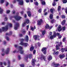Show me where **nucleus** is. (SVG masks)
<instances>
[{"label": "nucleus", "mask_w": 67, "mask_h": 67, "mask_svg": "<svg viewBox=\"0 0 67 67\" xmlns=\"http://www.w3.org/2000/svg\"><path fill=\"white\" fill-rule=\"evenodd\" d=\"M11 27L12 26V25L11 24H9L8 25H6L5 27H2V30L3 31H7L8 29V27Z\"/></svg>", "instance_id": "1"}, {"label": "nucleus", "mask_w": 67, "mask_h": 67, "mask_svg": "<svg viewBox=\"0 0 67 67\" xmlns=\"http://www.w3.org/2000/svg\"><path fill=\"white\" fill-rule=\"evenodd\" d=\"M14 18H15L16 20L17 21H19V20H20V19H21V17L19 16L18 15H17L16 16L14 17Z\"/></svg>", "instance_id": "2"}, {"label": "nucleus", "mask_w": 67, "mask_h": 67, "mask_svg": "<svg viewBox=\"0 0 67 67\" xmlns=\"http://www.w3.org/2000/svg\"><path fill=\"white\" fill-rule=\"evenodd\" d=\"M23 48L21 47H19V51H20V53L21 54H23L24 53V51L22 50Z\"/></svg>", "instance_id": "3"}, {"label": "nucleus", "mask_w": 67, "mask_h": 67, "mask_svg": "<svg viewBox=\"0 0 67 67\" xmlns=\"http://www.w3.org/2000/svg\"><path fill=\"white\" fill-rule=\"evenodd\" d=\"M40 37V36L39 35H34L33 36L34 38L35 39V40H36L37 39L38 41H40V39L38 38H39Z\"/></svg>", "instance_id": "4"}, {"label": "nucleus", "mask_w": 67, "mask_h": 67, "mask_svg": "<svg viewBox=\"0 0 67 67\" xmlns=\"http://www.w3.org/2000/svg\"><path fill=\"white\" fill-rule=\"evenodd\" d=\"M53 35H51L50 37V38L53 39L54 37H56V34H55V31H54L53 32Z\"/></svg>", "instance_id": "5"}, {"label": "nucleus", "mask_w": 67, "mask_h": 67, "mask_svg": "<svg viewBox=\"0 0 67 67\" xmlns=\"http://www.w3.org/2000/svg\"><path fill=\"white\" fill-rule=\"evenodd\" d=\"M18 26H19V23H16L14 27V29L15 30H17V29H18Z\"/></svg>", "instance_id": "6"}, {"label": "nucleus", "mask_w": 67, "mask_h": 67, "mask_svg": "<svg viewBox=\"0 0 67 67\" xmlns=\"http://www.w3.org/2000/svg\"><path fill=\"white\" fill-rule=\"evenodd\" d=\"M42 51L44 54H46V48H42Z\"/></svg>", "instance_id": "7"}, {"label": "nucleus", "mask_w": 67, "mask_h": 67, "mask_svg": "<svg viewBox=\"0 0 67 67\" xmlns=\"http://www.w3.org/2000/svg\"><path fill=\"white\" fill-rule=\"evenodd\" d=\"M10 51V48H7L5 50V53L6 54H8L9 53V52Z\"/></svg>", "instance_id": "8"}, {"label": "nucleus", "mask_w": 67, "mask_h": 67, "mask_svg": "<svg viewBox=\"0 0 67 67\" xmlns=\"http://www.w3.org/2000/svg\"><path fill=\"white\" fill-rule=\"evenodd\" d=\"M17 1L19 2V5H23V0H17Z\"/></svg>", "instance_id": "9"}, {"label": "nucleus", "mask_w": 67, "mask_h": 67, "mask_svg": "<svg viewBox=\"0 0 67 67\" xmlns=\"http://www.w3.org/2000/svg\"><path fill=\"white\" fill-rule=\"evenodd\" d=\"M53 55H55V54L57 55H58L59 53V52L58 51H57L56 52H56V51L54 49H53Z\"/></svg>", "instance_id": "10"}, {"label": "nucleus", "mask_w": 67, "mask_h": 67, "mask_svg": "<svg viewBox=\"0 0 67 67\" xmlns=\"http://www.w3.org/2000/svg\"><path fill=\"white\" fill-rule=\"evenodd\" d=\"M52 65L54 67H58V66H59L60 65L59 64H55V63L54 62L52 63Z\"/></svg>", "instance_id": "11"}, {"label": "nucleus", "mask_w": 67, "mask_h": 67, "mask_svg": "<svg viewBox=\"0 0 67 67\" xmlns=\"http://www.w3.org/2000/svg\"><path fill=\"white\" fill-rule=\"evenodd\" d=\"M42 22V20L41 19H40V20H39L38 21L37 24V25H40L41 24V23Z\"/></svg>", "instance_id": "12"}, {"label": "nucleus", "mask_w": 67, "mask_h": 67, "mask_svg": "<svg viewBox=\"0 0 67 67\" xmlns=\"http://www.w3.org/2000/svg\"><path fill=\"white\" fill-rule=\"evenodd\" d=\"M35 62H36V60L35 59H32L31 64L32 66L35 65Z\"/></svg>", "instance_id": "13"}, {"label": "nucleus", "mask_w": 67, "mask_h": 67, "mask_svg": "<svg viewBox=\"0 0 67 67\" xmlns=\"http://www.w3.org/2000/svg\"><path fill=\"white\" fill-rule=\"evenodd\" d=\"M62 50V52H64V51L65 52H67V46L66 47V48H65L64 49L62 48L61 49Z\"/></svg>", "instance_id": "14"}, {"label": "nucleus", "mask_w": 67, "mask_h": 67, "mask_svg": "<svg viewBox=\"0 0 67 67\" xmlns=\"http://www.w3.org/2000/svg\"><path fill=\"white\" fill-rule=\"evenodd\" d=\"M57 29L58 31H62V28L61 27V26L60 25H59Z\"/></svg>", "instance_id": "15"}, {"label": "nucleus", "mask_w": 67, "mask_h": 67, "mask_svg": "<svg viewBox=\"0 0 67 67\" xmlns=\"http://www.w3.org/2000/svg\"><path fill=\"white\" fill-rule=\"evenodd\" d=\"M65 57V55L64 54L62 55L60 54L59 55V57L61 59H62Z\"/></svg>", "instance_id": "16"}, {"label": "nucleus", "mask_w": 67, "mask_h": 67, "mask_svg": "<svg viewBox=\"0 0 67 67\" xmlns=\"http://www.w3.org/2000/svg\"><path fill=\"white\" fill-rule=\"evenodd\" d=\"M29 41V37L28 36L26 35L25 37V42H27Z\"/></svg>", "instance_id": "17"}, {"label": "nucleus", "mask_w": 67, "mask_h": 67, "mask_svg": "<svg viewBox=\"0 0 67 67\" xmlns=\"http://www.w3.org/2000/svg\"><path fill=\"white\" fill-rule=\"evenodd\" d=\"M59 46H60V45L59 44L57 45V46H56V50H58V49H60Z\"/></svg>", "instance_id": "18"}, {"label": "nucleus", "mask_w": 67, "mask_h": 67, "mask_svg": "<svg viewBox=\"0 0 67 67\" xmlns=\"http://www.w3.org/2000/svg\"><path fill=\"white\" fill-rule=\"evenodd\" d=\"M2 53H1V55L2 56H4V54L3 53H4V49H3L2 50Z\"/></svg>", "instance_id": "19"}, {"label": "nucleus", "mask_w": 67, "mask_h": 67, "mask_svg": "<svg viewBox=\"0 0 67 67\" xmlns=\"http://www.w3.org/2000/svg\"><path fill=\"white\" fill-rule=\"evenodd\" d=\"M48 59L49 60H51V59H52V56H51V55H49L48 56Z\"/></svg>", "instance_id": "20"}, {"label": "nucleus", "mask_w": 67, "mask_h": 67, "mask_svg": "<svg viewBox=\"0 0 67 67\" xmlns=\"http://www.w3.org/2000/svg\"><path fill=\"white\" fill-rule=\"evenodd\" d=\"M57 36H59L58 37L59 38H62V36L60 35V34L58 33H57Z\"/></svg>", "instance_id": "21"}, {"label": "nucleus", "mask_w": 67, "mask_h": 67, "mask_svg": "<svg viewBox=\"0 0 67 67\" xmlns=\"http://www.w3.org/2000/svg\"><path fill=\"white\" fill-rule=\"evenodd\" d=\"M27 13L28 14V16L30 17L31 16V12L30 11H28L27 12Z\"/></svg>", "instance_id": "22"}, {"label": "nucleus", "mask_w": 67, "mask_h": 67, "mask_svg": "<svg viewBox=\"0 0 67 67\" xmlns=\"http://www.w3.org/2000/svg\"><path fill=\"white\" fill-rule=\"evenodd\" d=\"M25 26V22H24L22 24L21 26L22 27H24Z\"/></svg>", "instance_id": "23"}, {"label": "nucleus", "mask_w": 67, "mask_h": 67, "mask_svg": "<svg viewBox=\"0 0 67 67\" xmlns=\"http://www.w3.org/2000/svg\"><path fill=\"white\" fill-rule=\"evenodd\" d=\"M66 22V20H64L63 21L61 22V24H62V25H63L65 24Z\"/></svg>", "instance_id": "24"}, {"label": "nucleus", "mask_w": 67, "mask_h": 67, "mask_svg": "<svg viewBox=\"0 0 67 67\" xmlns=\"http://www.w3.org/2000/svg\"><path fill=\"white\" fill-rule=\"evenodd\" d=\"M19 45H23V46H25V43L21 42L19 43Z\"/></svg>", "instance_id": "25"}, {"label": "nucleus", "mask_w": 67, "mask_h": 67, "mask_svg": "<svg viewBox=\"0 0 67 67\" xmlns=\"http://www.w3.org/2000/svg\"><path fill=\"white\" fill-rule=\"evenodd\" d=\"M36 0H34V3L35 5H38V2H36Z\"/></svg>", "instance_id": "26"}, {"label": "nucleus", "mask_w": 67, "mask_h": 67, "mask_svg": "<svg viewBox=\"0 0 67 67\" xmlns=\"http://www.w3.org/2000/svg\"><path fill=\"white\" fill-rule=\"evenodd\" d=\"M30 22V21H29V19H26V23H27V24L29 23Z\"/></svg>", "instance_id": "27"}, {"label": "nucleus", "mask_w": 67, "mask_h": 67, "mask_svg": "<svg viewBox=\"0 0 67 67\" xmlns=\"http://www.w3.org/2000/svg\"><path fill=\"white\" fill-rule=\"evenodd\" d=\"M36 29L35 26H34V28L33 27H31V30H32V31H34V29Z\"/></svg>", "instance_id": "28"}, {"label": "nucleus", "mask_w": 67, "mask_h": 67, "mask_svg": "<svg viewBox=\"0 0 67 67\" xmlns=\"http://www.w3.org/2000/svg\"><path fill=\"white\" fill-rule=\"evenodd\" d=\"M34 49V47L32 46L31 47V48H30V51H32Z\"/></svg>", "instance_id": "29"}, {"label": "nucleus", "mask_w": 67, "mask_h": 67, "mask_svg": "<svg viewBox=\"0 0 67 67\" xmlns=\"http://www.w3.org/2000/svg\"><path fill=\"white\" fill-rule=\"evenodd\" d=\"M45 28L46 29H49V26L47 24Z\"/></svg>", "instance_id": "30"}, {"label": "nucleus", "mask_w": 67, "mask_h": 67, "mask_svg": "<svg viewBox=\"0 0 67 67\" xmlns=\"http://www.w3.org/2000/svg\"><path fill=\"white\" fill-rule=\"evenodd\" d=\"M53 15L52 14H50L49 16V18L51 19H52L53 18Z\"/></svg>", "instance_id": "31"}, {"label": "nucleus", "mask_w": 67, "mask_h": 67, "mask_svg": "<svg viewBox=\"0 0 67 67\" xmlns=\"http://www.w3.org/2000/svg\"><path fill=\"white\" fill-rule=\"evenodd\" d=\"M3 9L1 8L0 7V14H2L3 13Z\"/></svg>", "instance_id": "32"}, {"label": "nucleus", "mask_w": 67, "mask_h": 67, "mask_svg": "<svg viewBox=\"0 0 67 67\" xmlns=\"http://www.w3.org/2000/svg\"><path fill=\"white\" fill-rule=\"evenodd\" d=\"M60 9H61V7L60 6H59L58 7V11H60Z\"/></svg>", "instance_id": "33"}, {"label": "nucleus", "mask_w": 67, "mask_h": 67, "mask_svg": "<svg viewBox=\"0 0 67 67\" xmlns=\"http://www.w3.org/2000/svg\"><path fill=\"white\" fill-rule=\"evenodd\" d=\"M42 58H43V59L44 60H46V57L45 56H44V55L42 56Z\"/></svg>", "instance_id": "34"}, {"label": "nucleus", "mask_w": 67, "mask_h": 67, "mask_svg": "<svg viewBox=\"0 0 67 67\" xmlns=\"http://www.w3.org/2000/svg\"><path fill=\"white\" fill-rule=\"evenodd\" d=\"M29 58V55H27L26 56V62H27V60Z\"/></svg>", "instance_id": "35"}, {"label": "nucleus", "mask_w": 67, "mask_h": 67, "mask_svg": "<svg viewBox=\"0 0 67 67\" xmlns=\"http://www.w3.org/2000/svg\"><path fill=\"white\" fill-rule=\"evenodd\" d=\"M54 9H50V11L51 13H54Z\"/></svg>", "instance_id": "36"}, {"label": "nucleus", "mask_w": 67, "mask_h": 67, "mask_svg": "<svg viewBox=\"0 0 67 67\" xmlns=\"http://www.w3.org/2000/svg\"><path fill=\"white\" fill-rule=\"evenodd\" d=\"M55 2V1H53V2L52 3V5H53V6H55V5H56V3Z\"/></svg>", "instance_id": "37"}, {"label": "nucleus", "mask_w": 67, "mask_h": 67, "mask_svg": "<svg viewBox=\"0 0 67 67\" xmlns=\"http://www.w3.org/2000/svg\"><path fill=\"white\" fill-rule=\"evenodd\" d=\"M41 4L42 5H45V2L44 1L42 2Z\"/></svg>", "instance_id": "38"}, {"label": "nucleus", "mask_w": 67, "mask_h": 67, "mask_svg": "<svg viewBox=\"0 0 67 67\" xmlns=\"http://www.w3.org/2000/svg\"><path fill=\"white\" fill-rule=\"evenodd\" d=\"M10 12V11L9 10H7L6 11V13L7 14H9Z\"/></svg>", "instance_id": "39"}, {"label": "nucleus", "mask_w": 67, "mask_h": 67, "mask_svg": "<svg viewBox=\"0 0 67 67\" xmlns=\"http://www.w3.org/2000/svg\"><path fill=\"white\" fill-rule=\"evenodd\" d=\"M33 56V54H29V58H32V57Z\"/></svg>", "instance_id": "40"}, {"label": "nucleus", "mask_w": 67, "mask_h": 67, "mask_svg": "<svg viewBox=\"0 0 67 67\" xmlns=\"http://www.w3.org/2000/svg\"><path fill=\"white\" fill-rule=\"evenodd\" d=\"M18 58L19 60H20L21 59V56L20 55H19L18 56Z\"/></svg>", "instance_id": "41"}, {"label": "nucleus", "mask_w": 67, "mask_h": 67, "mask_svg": "<svg viewBox=\"0 0 67 67\" xmlns=\"http://www.w3.org/2000/svg\"><path fill=\"white\" fill-rule=\"evenodd\" d=\"M67 2V0H63V2L64 3H66Z\"/></svg>", "instance_id": "42"}, {"label": "nucleus", "mask_w": 67, "mask_h": 67, "mask_svg": "<svg viewBox=\"0 0 67 67\" xmlns=\"http://www.w3.org/2000/svg\"><path fill=\"white\" fill-rule=\"evenodd\" d=\"M22 33L23 34H24L25 33V29H23V30Z\"/></svg>", "instance_id": "43"}, {"label": "nucleus", "mask_w": 67, "mask_h": 67, "mask_svg": "<svg viewBox=\"0 0 67 67\" xmlns=\"http://www.w3.org/2000/svg\"><path fill=\"white\" fill-rule=\"evenodd\" d=\"M45 32H46V31H45L44 30L42 32V34L43 35H44L45 34Z\"/></svg>", "instance_id": "44"}, {"label": "nucleus", "mask_w": 67, "mask_h": 67, "mask_svg": "<svg viewBox=\"0 0 67 67\" xmlns=\"http://www.w3.org/2000/svg\"><path fill=\"white\" fill-rule=\"evenodd\" d=\"M4 0H1L0 2L1 3H3L4 2Z\"/></svg>", "instance_id": "45"}, {"label": "nucleus", "mask_w": 67, "mask_h": 67, "mask_svg": "<svg viewBox=\"0 0 67 67\" xmlns=\"http://www.w3.org/2000/svg\"><path fill=\"white\" fill-rule=\"evenodd\" d=\"M3 64L4 66H6V65H7V63H6V62H4L3 63Z\"/></svg>", "instance_id": "46"}, {"label": "nucleus", "mask_w": 67, "mask_h": 67, "mask_svg": "<svg viewBox=\"0 0 67 67\" xmlns=\"http://www.w3.org/2000/svg\"><path fill=\"white\" fill-rule=\"evenodd\" d=\"M29 27V25H28L26 26V29L27 30H28Z\"/></svg>", "instance_id": "47"}, {"label": "nucleus", "mask_w": 67, "mask_h": 67, "mask_svg": "<svg viewBox=\"0 0 67 67\" xmlns=\"http://www.w3.org/2000/svg\"><path fill=\"white\" fill-rule=\"evenodd\" d=\"M62 29L63 31H65L66 30V27H62Z\"/></svg>", "instance_id": "48"}, {"label": "nucleus", "mask_w": 67, "mask_h": 67, "mask_svg": "<svg viewBox=\"0 0 67 67\" xmlns=\"http://www.w3.org/2000/svg\"><path fill=\"white\" fill-rule=\"evenodd\" d=\"M61 18L62 19H65V16L64 15H62L61 16Z\"/></svg>", "instance_id": "49"}, {"label": "nucleus", "mask_w": 67, "mask_h": 67, "mask_svg": "<svg viewBox=\"0 0 67 67\" xmlns=\"http://www.w3.org/2000/svg\"><path fill=\"white\" fill-rule=\"evenodd\" d=\"M55 21V20L54 19H53L52 21H51V22L52 23H53V22H54Z\"/></svg>", "instance_id": "50"}, {"label": "nucleus", "mask_w": 67, "mask_h": 67, "mask_svg": "<svg viewBox=\"0 0 67 67\" xmlns=\"http://www.w3.org/2000/svg\"><path fill=\"white\" fill-rule=\"evenodd\" d=\"M66 38L65 37H64L63 38V42H65V40H66Z\"/></svg>", "instance_id": "51"}, {"label": "nucleus", "mask_w": 67, "mask_h": 67, "mask_svg": "<svg viewBox=\"0 0 67 67\" xmlns=\"http://www.w3.org/2000/svg\"><path fill=\"white\" fill-rule=\"evenodd\" d=\"M20 66L21 67H24V64H21L20 65Z\"/></svg>", "instance_id": "52"}, {"label": "nucleus", "mask_w": 67, "mask_h": 67, "mask_svg": "<svg viewBox=\"0 0 67 67\" xmlns=\"http://www.w3.org/2000/svg\"><path fill=\"white\" fill-rule=\"evenodd\" d=\"M35 53H36V50H34L33 52V54H35Z\"/></svg>", "instance_id": "53"}, {"label": "nucleus", "mask_w": 67, "mask_h": 67, "mask_svg": "<svg viewBox=\"0 0 67 67\" xmlns=\"http://www.w3.org/2000/svg\"><path fill=\"white\" fill-rule=\"evenodd\" d=\"M6 43H7V42H6L5 41H4L3 42V43L4 45H5V44H6Z\"/></svg>", "instance_id": "54"}, {"label": "nucleus", "mask_w": 67, "mask_h": 67, "mask_svg": "<svg viewBox=\"0 0 67 67\" xmlns=\"http://www.w3.org/2000/svg\"><path fill=\"white\" fill-rule=\"evenodd\" d=\"M41 11H42V9H39L38 10V12L39 13H41Z\"/></svg>", "instance_id": "55"}, {"label": "nucleus", "mask_w": 67, "mask_h": 67, "mask_svg": "<svg viewBox=\"0 0 67 67\" xmlns=\"http://www.w3.org/2000/svg\"><path fill=\"white\" fill-rule=\"evenodd\" d=\"M6 38L7 40V41H9V37H6Z\"/></svg>", "instance_id": "56"}, {"label": "nucleus", "mask_w": 67, "mask_h": 67, "mask_svg": "<svg viewBox=\"0 0 67 67\" xmlns=\"http://www.w3.org/2000/svg\"><path fill=\"white\" fill-rule=\"evenodd\" d=\"M26 2L27 3L29 2L30 1L29 0H25Z\"/></svg>", "instance_id": "57"}, {"label": "nucleus", "mask_w": 67, "mask_h": 67, "mask_svg": "<svg viewBox=\"0 0 67 67\" xmlns=\"http://www.w3.org/2000/svg\"><path fill=\"white\" fill-rule=\"evenodd\" d=\"M12 13H13V14H14L15 13V12L14 10H13V11H12Z\"/></svg>", "instance_id": "58"}, {"label": "nucleus", "mask_w": 67, "mask_h": 67, "mask_svg": "<svg viewBox=\"0 0 67 67\" xmlns=\"http://www.w3.org/2000/svg\"><path fill=\"white\" fill-rule=\"evenodd\" d=\"M8 5H9V3L8 2H7L6 4V6H7Z\"/></svg>", "instance_id": "59"}, {"label": "nucleus", "mask_w": 67, "mask_h": 67, "mask_svg": "<svg viewBox=\"0 0 67 67\" xmlns=\"http://www.w3.org/2000/svg\"><path fill=\"white\" fill-rule=\"evenodd\" d=\"M16 1L15 0L13 2V3H16Z\"/></svg>", "instance_id": "60"}, {"label": "nucleus", "mask_w": 67, "mask_h": 67, "mask_svg": "<svg viewBox=\"0 0 67 67\" xmlns=\"http://www.w3.org/2000/svg\"><path fill=\"white\" fill-rule=\"evenodd\" d=\"M7 19H7V18L5 17V21H7Z\"/></svg>", "instance_id": "61"}, {"label": "nucleus", "mask_w": 67, "mask_h": 67, "mask_svg": "<svg viewBox=\"0 0 67 67\" xmlns=\"http://www.w3.org/2000/svg\"><path fill=\"white\" fill-rule=\"evenodd\" d=\"M19 36L21 37V36H22V35L21 34H20L19 35Z\"/></svg>", "instance_id": "62"}, {"label": "nucleus", "mask_w": 67, "mask_h": 67, "mask_svg": "<svg viewBox=\"0 0 67 67\" xmlns=\"http://www.w3.org/2000/svg\"><path fill=\"white\" fill-rule=\"evenodd\" d=\"M47 12L45 13L44 14V15H47Z\"/></svg>", "instance_id": "63"}, {"label": "nucleus", "mask_w": 67, "mask_h": 67, "mask_svg": "<svg viewBox=\"0 0 67 67\" xmlns=\"http://www.w3.org/2000/svg\"><path fill=\"white\" fill-rule=\"evenodd\" d=\"M66 9L67 10H65V12H66V14H67V8H66Z\"/></svg>", "instance_id": "64"}]
</instances>
